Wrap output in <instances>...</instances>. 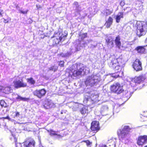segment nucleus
Here are the masks:
<instances>
[{
  "mask_svg": "<svg viewBox=\"0 0 147 147\" xmlns=\"http://www.w3.org/2000/svg\"><path fill=\"white\" fill-rule=\"evenodd\" d=\"M129 45V42H128L125 41L123 42L122 45L121 46V47L124 48H127Z\"/></svg>",
  "mask_w": 147,
  "mask_h": 147,
  "instance_id": "a878e982",
  "label": "nucleus"
},
{
  "mask_svg": "<svg viewBox=\"0 0 147 147\" xmlns=\"http://www.w3.org/2000/svg\"><path fill=\"white\" fill-rule=\"evenodd\" d=\"M16 147H17L18 144H16Z\"/></svg>",
  "mask_w": 147,
  "mask_h": 147,
  "instance_id": "603ef678",
  "label": "nucleus"
},
{
  "mask_svg": "<svg viewBox=\"0 0 147 147\" xmlns=\"http://www.w3.org/2000/svg\"><path fill=\"white\" fill-rule=\"evenodd\" d=\"M90 69L88 67L85 66L82 67L78 70H72V74H71L74 77L80 75H83L89 73Z\"/></svg>",
  "mask_w": 147,
  "mask_h": 147,
  "instance_id": "39448f33",
  "label": "nucleus"
},
{
  "mask_svg": "<svg viewBox=\"0 0 147 147\" xmlns=\"http://www.w3.org/2000/svg\"><path fill=\"white\" fill-rule=\"evenodd\" d=\"M145 25L147 27V20L146 21V22H145Z\"/></svg>",
  "mask_w": 147,
  "mask_h": 147,
  "instance_id": "de8ad7c7",
  "label": "nucleus"
},
{
  "mask_svg": "<svg viewBox=\"0 0 147 147\" xmlns=\"http://www.w3.org/2000/svg\"><path fill=\"white\" fill-rule=\"evenodd\" d=\"M27 11H21V12L23 14H26L27 13Z\"/></svg>",
  "mask_w": 147,
  "mask_h": 147,
  "instance_id": "79ce46f5",
  "label": "nucleus"
},
{
  "mask_svg": "<svg viewBox=\"0 0 147 147\" xmlns=\"http://www.w3.org/2000/svg\"><path fill=\"white\" fill-rule=\"evenodd\" d=\"M106 41L109 47H113V39L111 37H109L107 38L106 39Z\"/></svg>",
  "mask_w": 147,
  "mask_h": 147,
  "instance_id": "aec40b11",
  "label": "nucleus"
},
{
  "mask_svg": "<svg viewBox=\"0 0 147 147\" xmlns=\"http://www.w3.org/2000/svg\"><path fill=\"white\" fill-rule=\"evenodd\" d=\"M14 121V124H19V123L17 122L16 121Z\"/></svg>",
  "mask_w": 147,
  "mask_h": 147,
  "instance_id": "a18cd8bd",
  "label": "nucleus"
},
{
  "mask_svg": "<svg viewBox=\"0 0 147 147\" xmlns=\"http://www.w3.org/2000/svg\"><path fill=\"white\" fill-rule=\"evenodd\" d=\"M75 105L76 106H78V104H77L76 103L75 104Z\"/></svg>",
  "mask_w": 147,
  "mask_h": 147,
  "instance_id": "5fc2aeb1",
  "label": "nucleus"
},
{
  "mask_svg": "<svg viewBox=\"0 0 147 147\" xmlns=\"http://www.w3.org/2000/svg\"><path fill=\"white\" fill-rule=\"evenodd\" d=\"M113 19L112 18L109 17L105 23V25L107 28H109L110 27L111 25L112 24L113 22Z\"/></svg>",
  "mask_w": 147,
  "mask_h": 147,
  "instance_id": "4be33fe9",
  "label": "nucleus"
},
{
  "mask_svg": "<svg viewBox=\"0 0 147 147\" xmlns=\"http://www.w3.org/2000/svg\"><path fill=\"white\" fill-rule=\"evenodd\" d=\"M43 105L45 108L48 109L50 107H52L53 104L51 101L48 100H45L43 102Z\"/></svg>",
  "mask_w": 147,
  "mask_h": 147,
  "instance_id": "2eb2a0df",
  "label": "nucleus"
},
{
  "mask_svg": "<svg viewBox=\"0 0 147 147\" xmlns=\"http://www.w3.org/2000/svg\"><path fill=\"white\" fill-rule=\"evenodd\" d=\"M49 132L51 136L57 135L58 136L59 138H60L61 137V136L57 134L56 132L52 130H50Z\"/></svg>",
  "mask_w": 147,
  "mask_h": 147,
  "instance_id": "cd10ccee",
  "label": "nucleus"
},
{
  "mask_svg": "<svg viewBox=\"0 0 147 147\" xmlns=\"http://www.w3.org/2000/svg\"><path fill=\"white\" fill-rule=\"evenodd\" d=\"M125 92L126 93V94L125 96H126L127 98H129L130 97L129 96L130 95V92L126 91Z\"/></svg>",
  "mask_w": 147,
  "mask_h": 147,
  "instance_id": "e433bc0d",
  "label": "nucleus"
},
{
  "mask_svg": "<svg viewBox=\"0 0 147 147\" xmlns=\"http://www.w3.org/2000/svg\"><path fill=\"white\" fill-rule=\"evenodd\" d=\"M86 143V145L88 147H90L92 145V142H90L89 140H86L84 141Z\"/></svg>",
  "mask_w": 147,
  "mask_h": 147,
  "instance_id": "c9c22d12",
  "label": "nucleus"
},
{
  "mask_svg": "<svg viewBox=\"0 0 147 147\" xmlns=\"http://www.w3.org/2000/svg\"><path fill=\"white\" fill-rule=\"evenodd\" d=\"M131 24L136 29L137 35L139 37L146 34L147 29L144 22L133 20L131 22Z\"/></svg>",
  "mask_w": 147,
  "mask_h": 147,
  "instance_id": "f03ea898",
  "label": "nucleus"
},
{
  "mask_svg": "<svg viewBox=\"0 0 147 147\" xmlns=\"http://www.w3.org/2000/svg\"><path fill=\"white\" fill-rule=\"evenodd\" d=\"M74 67H75V66H76V67H77V65L76 64H74Z\"/></svg>",
  "mask_w": 147,
  "mask_h": 147,
  "instance_id": "8fccbe9b",
  "label": "nucleus"
},
{
  "mask_svg": "<svg viewBox=\"0 0 147 147\" xmlns=\"http://www.w3.org/2000/svg\"><path fill=\"white\" fill-rule=\"evenodd\" d=\"M146 42L147 43V38H146Z\"/></svg>",
  "mask_w": 147,
  "mask_h": 147,
  "instance_id": "3c124183",
  "label": "nucleus"
},
{
  "mask_svg": "<svg viewBox=\"0 0 147 147\" xmlns=\"http://www.w3.org/2000/svg\"><path fill=\"white\" fill-rule=\"evenodd\" d=\"M75 4L76 5L78 4V3L77 2H76L75 3Z\"/></svg>",
  "mask_w": 147,
  "mask_h": 147,
  "instance_id": "09e8293b",
  "label": "nucleus"
},
{
  "mask_svg": "<svg viewBox=\"0 0 147 147\" xmlns=\"http://www.w3.org/2000/svg\"><path fill=\"white\" fill-rule=\"evenodd\" d=\"M120 38L119 36L116 37L115 42L116 46L118 49H120L121 47V43L120 41Z\"/></svg>",
  "mask_w": 147,
  "mask_h": 147,
  "instance_id": "6ab92c4d",
  "label": "nucleus"
},
{
  "mask_svg": "<svg viewBox=\"0 0 147 147\" xmlns=\"http://www.w3.org/2000/svg\"><path fill=\"white\" fill-rule=\"evenodd\" d=\"M18 145H19V146H21V145H20V144H18Z\"/></svg>",
  "mask_w": 147,
  "mask_h": 147,
  "instance_id": "6e6d98bb",
  "label": "nucleus"
},
{
  "mask_svg": "<svg viewBox=\"0 0 147 147\" xmlns=\"http://www.w3.org/2000/svg\"><path fill=\"white\" fill-rule=\"evenodd\" d=\"M116 140L117 139L116 138H111L108 141V144L109 145V146H112L113 147H115Z\"/></svg>",
  "mask_w": 147,
  "mask_h": 147,
  "instance_id": "dca6fc26",
  "label": "nucleus"
},
{
  "mask_svg": "<svg viewBox=\"0 0 147 147\" xmlns=\"http://www.w3.org/2000/svg\"><path fill=\"white\" fill-rule=\"evenodd\" d=\"M125 3L124 1H121L120 3V5L122 6H124L125 5Z\"/></svg>",
  "mask_w": 147,
  "mask_h": 147,
  "instance_id": "ea45409f",
  "label": "nucleus"
},
{
  "mask_svg": "<svg viewBox=\"0 0 147 147\" xmlns=\"http://www.w3.org/2000/svg\"><path fill=\"white\" fill-rule=\"evenodd\" d=\"M144 147H147V145L145 146Z\"/></svg>",
  "mask_w": 147,
  "mask_h": 147,
  "instance_id": "680f3d73",
  "label": "nucleus"
},
{
  "mask_svg": "<svg viewBox=\"0 0 147 147\" xmlns=\"http://www.w3.org/2000/svg\"><path fill=\"white\" fill-rule=\"evenodd\" d=\"M59 36V34L58 35H57V38H58V36Z\"/></svg>",
  "mask_w": 147,
  "mask_h": 147,
  "instance_id": "864d4df0",
  "label": "nucleus"
},
{
  "mask_svg": "<svg viewBox=\"0 0 147 147\" xmlns=\"http://www.w3.org/2000/svg\"><path fill=\"white\" fill-rule=\"evenodd\" d=\"M147 46H138L136 48V49L138 53H145L146 51V48H145Z\"/></svg>",
  "mask_w": 147,
  "mask_h": 147,
  "instance_id": "f3484780",
  "label": "nucleus"
},
{
  "mask_svg": "<svg viewBox=\"0 0 147 147\" xmlns=\"http://www.w3.org/2000/svg\"><path fill=\"white\" fill-rule=\"evenodd\" d=\"M87 37V34L84 33L82 34L80 33L79 35V38H80L82 40H83L84 38Z\"/></svg>",
  "mask_w": 147,
  "mask_h": 147,
  "instance_id": "c85d7f7f",
  "label": "nucleus"
},
{
  "mask_svg": "<svg viewBox=\"0 0 147 147\" xmlns=\"http://www.w3.org/2000/svg\"><path fill=\"white\" fill-rule=\"evenodd\" d=\"M4 119H8L9 120H10L11 119L9 116H7L6 117H3L2 118Z\"/></svg>",
  "mask_w": 147,
  "mask_h": 147,
  "instance_id": "a19ab883",
  "label": "nucleus"
},
{
  "mask_svg": "<svg viewBox=\"0 0 147 147\" xmlns=\"http://www.w3.org/2000/svg\"><path fill=\"white\" fill-rule=\"evenodd\" d=\"M136 83L134 81L133 79H132L131 82L130 83V85L134 87L136 86Z\"/></svg>",
  "mask_w": 147,
  "mask_h": 147,
  "instance_id": "f704fd0d",
  "label": "nucleus"
},
{
  "mask_svg": "<svg viewBox=\"0 0 147 147\" xmlns=\"http://www.w3.org/2000/svg\"><path fill=\"white\" fill-rule=\"evenodd\" d=\"M123 17V13L122 12H119L116 16L115 20L117 23L120 22L121 18H122Z\"/></svg>",
  "mask_w": 147,
  "mask_h": 147,
  "instance_id": "412c9836",
  "label": "nucleus"
},
{
  "mask_svg": "<svg viewBox=\"0 0 147 147\" xmlns=\"http://www.w3.org/2000/svg\"><path fill=\"white\" fill-rule=\"evenodd\" d=\"M99 124V123L98 121H93L91 123V130L94 131L98 130L100 129Z\"/></svg>",
  "mask_w": 147,
  "mask_h": 147,
  "instance_id": "4468645a",
  "label": "nucleus"
},
{
  "mask_svg": "<svg viewBox=\"0 0 147 147\" xmlns=\"http://www.w3.org/2000/svg\"><path fill=\"white\" fill-rule=\"evenodd\" d=\"M129 7H127V8H126V9H129Z\"/></svg>",
  "mask_w": 147,
  "mask_h": 147,
  "instance_id": "bf43d9fd",
  "label": "nucleus"
},
{
  "mask_svg": "<svg viewBox=\"0 0 147 147\" xmlns=\"http://www.w3.org/2000/svg\"><path fill=\"white\" fill-rule=\"evenodd\" d=\"M0 105L2 107H5L7 106L6 103L3 100H1L0 101Z\"/></svg>",
  "mask_w": 147,
  "mask_h": 147,
  "instance_id": "2f4dec72",
  "label": "nucleus"
},
{
  "mask_svg": "<svg viewBox=\"0 0 147 147\" xmlns=\"http://www.w3.org/2000/svg\"><path fill=\"white\" fill-rule=\"evenodd\" d=\"M80 112L82 115L87 114L88 113V108L87 107H84L81 110Z\"/></svg>",
  "mask_w": 147,
  "mask_h": 147,
  "instance_id": "b1692460",
  "label": "nucleus"
},
{
  "mask_svg": "<svg viewBox=\"0 0 147 147\" xmlns=\"http://www.w3.org/2000/svg\"><path fill=\"white\" fill-rule=\"evenodd\" d=\"M85 47V44H83V45H80V44L79 45H78L76 47V51H79L81 49V48L83 47Z\"/></svg>",
  "mask_w": 147,
  "mask_h": 147,
  "instance_id": "c756f323",
  "label": "nucleus"
},
{
  "mask_svg": "<svg viewBox=\"0 0 147 147\" xmlns=\"http://www.w3.org/2000/svg\"><path fill=\"white\" fill-rule=\"evenodd\" d=\"M0 147H3L2 146L0 145Z\"/></svg>",
  "mask_w": 147,
  "mask_h": 147,
  "instance_id": "13d9d810",
  "label": "nucleus"
},
{
  "mask_svg": "<svg viewBox=\"0 0 147 147\" xmlns=\"http://www.w3.org/2000/svg\"><path fill=\"white\" fill-rule=\"evenodd\" d=\"M147 141V136L144 135L138 137L137 144L139 146H142Z\"/></svg>",
  "mask_w": 147,
  "mask_h": 147,
  "instance_id": "9b49d317",
  "label": "nucleus"
},
{
  "mask_svg": "<svg viewBox=\"0 0 147 147\" xmlns=\"http://www.w3.org/2000/svg\"><path fill=\"white\" fill-rule=\"evenodd\" d=\"M58 68V67L57 66H52L51 67L49 68V69L50 70H52L54 71H55L56 70H57Z\"/></svg>",
  "mask_w": 147,
  "mask_h": 147,
  "instance_id": "7c9ffc66",
  "label": "nucleus"
},
{
  "mask_svg": "<svg viewBox=\"0 0 147 147\" xmlns=\"http://www.w3.org/2000/svg\"><path fill=\"white\" fill-rule=\"evenodd\" d=\"M27 82L31 84H34L35 83V81L32 78L27 79Z\"/></svg>",
  "mask_w": 147,
  "mask_h": 147,
  "instance_id": "bb28decb",
  "label": "nucleus"
},
{
  "mask_svg": "<svg viewBox=\"0 0 147 147\" xmlns=\"http://www.w3.org/2000/svg\"><path fill=\"white\" fill-rule=\"evenodd\" d=\"M95 96L96 97H97V95H96Z\"/></svg>",
  "mask_w": 147,
  "mask_h": 147,
  "instance_id": "4d7b16f0",
  "label": "nucleus"
},
{
  "mask_svg": "<svg viewBox=\"0 0 147 147\" xmlns=\"http://www.w3.org/2000/svg\"><path fill=\"white\" fill-rule=\"evenodd\" d=\"M132 66L134 69L137 71L142 69V63L138 59H136L134 61Z\"/></svg>",
  "mask_w": 147,
  "mask_h": 147,
  "instance_id": "6e6552de",
  "label": "nucleus"
},
{
  "mask_svg": "<svg viewBox=\"0 0 147 147\" xmlns=\"http://www.w3.org/2000/svg\"><path fill=\"white\" fill-rule=\"evenodd\" d=\"M17 95V97H16V99L18 101L22 100L23 101H27L29 100L28 98L22 97L20 96Z\"/></svg>",
  "mask_w": 147,
  "mask_h": 147,
  "instance_id": "393cba45",
  "label": "nucleus"
},
{
  "mask_svg": "<svg viewBox=\"0 0 147 147\" xmlns=\"http://www.w3.org/2000/svg\"><path fill=\"white\" fill-rule=\"evenodd\" d=\"M11 88L7 85H5L4 86H0V92L6 94H9L11 92Z\"/></svg>",
  "mask_w": 147,
  "mask_h": 147,
  "instance_id": "f8f14e48",
  "label": "nucleus"
},
{
  "mask_svg": "<svg viewBox=\"0 0 147 147\" xmlns=\"http://www.w3.org/2000/svg\"><path fill=\"white\" fill-rule=\"evenodd\" d=\"M53 37L55 38L53 40V42L54 44H58L59 42L62 40L63 38H64V36H63L62 33L59 32L55 33Z\"/></svg>",
  "mask_w": 147,
  "mask_h": 147,
  "instance_id": "0eeeda50",
  "label": "nucleus"
},
{
  "mask_svg": "<svg viewBox=\"0 0 147 147\" xmlns=\"http://www.w3.org/2000/svg\"><path fill=\"white\" fill-rule=\"evenodd\" d=\"M61 113L62 114H63V112H61Z\"/></svg>",
  "mask_w": 147,
  "mask_h": 147,
  "instance_id": "052dcab7",
  "label": "nucleus"
},
{
  "mask_svg": "<svg viewBox=\"0 0 147 147\" xmlns=\"http://www.w3.org/2000/svg\"><path fill=\"white\" fill-rule=\"evenodd\" d=\"M133 80L136 83L138 84L144 81L145 80V78L143 76H140L135 77Z\"/></svg>",
  "mask_w": 147,
  "mask_h": 147,
  "instance_id": "a211bd4d",
  "label": "nucleus"
},
{
  "mask_svg": "<svg viewBox=\"0 0 147 147\" xmlns=\"http://www.w3.org/2000/svg\"><path fill=\"white\" fill-rule=\"evenodd\" d=\"M46 92V90L44 89H42L40 90H36L33 92V93L38 98H41L45 95Z\"/></svg>",
  "mask_w": 147,
  "mask_h": 147,
  "instance_id": "9d476101",
  "label": "nucleus"
},
{
  "mask_svg": "<svg viewBox=\"0 0 147 147\" xmlns=\"http://www.w3.org/2000/svg\"><path fill=\"white\" fill-rule=\"evenodd\" d=\"M64 62L63 61H61L59 63V65L61 67H63L64 66Z\"/></svg>",
  "mask_w": 147,
  "mask_h": 147,
  "instance_id": "58836bf2",
  "label": "nucleus"
},
{
  "mask_svg": "<svg viewBox=\"0 0 147 147\" xmlns=\"http://www.w3.org/2000/svg\"><path fill=\"white\" fill-rule=\"evenodd\" d=\"M24 147H34L35 142L33 140L26 141L23 143Z\"/></svg>",
  "mask_w": 147,
  "mask_h": 147,
  "instance_id": "ddd939ff",
  "label": "nucleus"
},
{
  "mask_svg": "<svg viewBox=\"0 0 147 147\" xmlns=\"http://www.w3.org/2000/svg\"><path fill=\"white\" fill-rule=\"evenodd\" d=\"M131 128L128 126L125 125L122 126V129L118 132L119 139L122 142L128 140L129 138V132Z\"/></svg>",
  "mask_w": 147,
  "mask_h": 147,
  "instance_id": "7ed1b4c3",
  "label": "nucleus"
},
{
  "mask_svg": "<svg viewBox=\"0 0 147 147\" xmlns=\"http://www.w3.org/2000/svg\"><path fill=\"white\" fill-rule=\"evenodd\" d=\"M36 7L37 9H39L41 8V7H40V5H36Z\"/></svg>",
  "mask_w": 147,
  "mask_h": 147,
  "instance_id": "c03bdc74",
  "label": "nucleus"
},
{
  "mask_svg": "<svg viewBox=\"0 0 147 147\" xmlns=\"http://www.w3.org/2000/svg\"><path fill=\"white\" fill-rule=\"evenodd\" d=\"M3 11V10L1 9H0V15H2V12Z\"/></svg>",
  "mask_w": 147,
  "mask_h": 147,
  "instance_id": "49530a36",
  "label": "nucleus"
},
{
  "mask_svg": "<svg viewBox=\"0 0 147 147\" xmlns=\"http://www.w3.org/2000/svg\"><path fill=\"white\" fill-rule=\"evenodd\" d=\"M100 80V78L99 75H92L87 77L85 83L87 86H92L99 82Z\"/></svg>",
  "mask_w": 147,
  "mask_h": 147,
  "instance_id": "20e7f679",
  "label": "nucleus"
},
{
  "mask_svg": "<svg viewBox=\"0 0 147 147\" xmlns=\"http://www.w3.org/2000/svg\"><path fill=\"white\" fill-rule=\"evenodd\" d=\"M113 11V9H106L103 12L105 16H107L111 14Z\"/></svg>",
  "mask_w": 147,
  "mask_h": 147,
  "instance_id": "5701e85b",
  "label": "nucleus"
},
{
  "mask_svg": "<svg viewBox=\"0 0 147 147\" xmlns=\"http://www.w3.org/2000/svg\"><path fill=\"white\" fill-rule=\"evenodd\" d=\"M108 108L107 106L105 105L103 106L101 108L102 112H105L108 110Z\"/></svg>",
  "mask_w": 147,
  "mask_h": 147,
  "instance_id": "473e14b6",
  "label": "nucleus"
},
{
  "mask_svg": "<svg viewBox=\"0 0 147 147\" xmlns=\"http://www.w3.org/2000/svg\"><path fill=\"white\" fill-rule=\"evenodd\" d=\"M110 89L113 92L117 94H120L123 91L122 86L118 82L114 83L111 85Z\"/></svg>",
  "mask_w": 147,
  "mask_h": 147,
  "instance_id": "423d86ee",
  "label": "nucleus"
},
{
  "mask_svg": "<svg viewBox=\"0 0 147 147\" xmlns=\"http://www.w3.org/2000/svg\"><path fill=\"white\" fill-rule=\"evenodd\" d=\"M109 65L110 67L113 69L117 73V74H113L112 76L115 78H117L119 76V75L117 74L118 72L122 73V72H120L121 69L124 67V63L123 60L121 58H118L116 59L113 58L111 60V61L109 63Z\"/></svg>",
  "mask_w": 147,
  "mask_h": 147,
  "instance_id": "f257e3e1",
  "label": "nucleus"
},
{
  "mask_svg": "<svg viewBox=\"0 0 147 147\" xmlns=\"http://www.w3.org/2000/svg\"><path fill=\"white\" fill-rule=\"evenodd\" d=\"M14 86L15 88H18L21 87H26L27 84L26 83L23 82L22 80H14L13 82Z\"/></svg>",
  "mask_w": 147,
  "mask_h": 147,
  "instance_id": "1a4fd4ad",
  "label": "nucleus"
},
{
  "mask_svg": "<svg viewBox=\"0 0 147 147\" xmlns=\"http://www.w3.org/2000/svg\"><path fill=\"white\" fill-rule=\"evenodd\" d=\"M20 113L18 112H14L13 113L12 115L14 118L16 117H18L20 115Z\"/></svg>",
  "mask_w": 147,
  "mask_h": 147,
  "instance_id": "72a5a7b5",
  "label": "nucleus"
},
{
  "mask_svg": "<svg viewBox=\"0 0 147 147\" xmlns=\"http://www.w3.org/2000/svg\"><path fill=\"white\" fill-rule=\"evenodd\" d=\"M99 147H108L107 146L105 145H100Z\"/></svg>",
  "mask_w": 147,
  "mask_h": 147,
  "instance_id": "37998d69",
  "label": "nucleus"
},
{
  "mask_svg": "<svg viewBox=\"0 0 147 147\" xmlns=\"http://www.w3.org/2000/svg\"><path fill=\"white\" fill-rule=\"evenodd\" d=\"M11 20V19L10 18H8L7 20L4 19V22L5 23H7L9 22V21H10Z\"/></svg>",
  "mask_w": 147,
  "mask_h": 147,
  "instance_id": "4c0bfd02",
  "label": "nucleus"
}]
</instances>
